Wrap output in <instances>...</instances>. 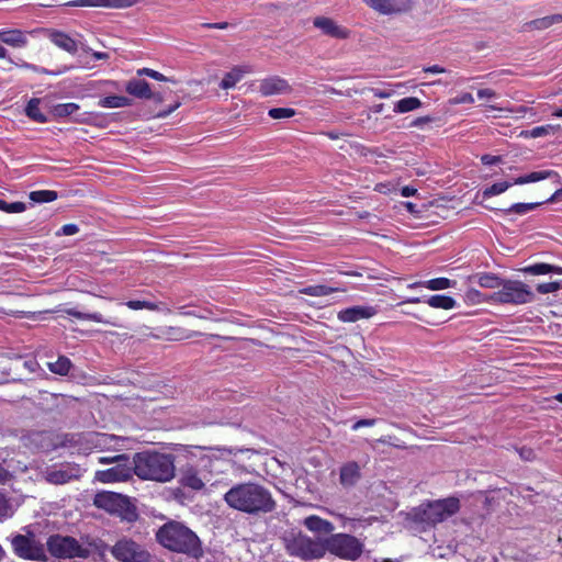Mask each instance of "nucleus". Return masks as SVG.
Wrapping results in <instances>:
<instances>
[{"label":"nucleus","instance_id":"f257e3e1","mask_svg":"<svg viewBox=\"0 0 562 562\" xmlns=\"http://www.w3.org/2000/svg\"><path fill=\"white\" fill-rule=\"evenodd\" d=\"M226 505L235 510L249 515L271 513L277 503L271 492L258 483H239L231 487L224 495Z\"/></svg>","mask_w":562,"mask_h":562},{"label":"nucleus","instance_id":"f03ea898","mask_svg":"<svg viewBox=\"0 0 562 562\" xmlns=\"http://www.w3.org/2000/svg\"><path fill=\"white\" fill-rule=\"evenodd\" d=\"M134 474L142 481L169 483L177 476L176 458L158 450H145L133 456Z\"/></svg>","mask_w":562,"mask_h":562},{"label":"nucleus","instance_id":"7ed1b4c3","mask_svg":"<svg viewBox=\"0 0 562 562\" xmlns=\"http://www.w3.org/2000/svg\"><path fill=\"white\" fill-rule=\"evenodd\" d=\"M157 541L166 549L175 552L199 557L202 554L198 536L180 522L170 521L156 532Z\"/></svg>","mask_w":562,"mask_h":562},{"label":"nucleus","instance_id":"20e7f679","mask_svg":"<svg viewBox=\"0 0 562 562\" xmlns=\"http://www.w3.org/2000/svg\"><path fill=\"white\" fill-rule=\"evenodd\" d=\"M459 510L460 499L457 497H447L423 503L414 508L411 515L415 521L437 525L452 517Z\"/></svg>","mask_w":562,"mask_h":562},{"label":"nucleus","instance_id":"39448f33","mask_svg":"<svg viewBox=\"0 0 562 562\" xmlns=\"http://www.w3.org/2000/svg\"><path fill=\"white\" fill-rule=\"evenodd\" d=\"M100 464H111L114 463L113 467L99 470L94 473V481L102 484H114L127 482L132 479L133 471V461H130L128 456L114 454L112 457H100L98 459Z\"/></svg>","mask_w":562,"mask_h":562},{"label":"nucleus","instance_id":"423d86ee","mask_svg":"<svg viewBox=\"0 0 562 562\" xmlns=\"http://www.w3.org/2000/svg\"><path fill=\"white\" fill-rule=\"evenodd\" d=\"M93 504L100 509L119 516L122 520L131 522L137 519L136 507L123 494L103 491L95 494Z\"/></svg>","mask_w":562,"mask_h":562},{"label":"nucleus","instance_id":"0eeeda50","mask_svg":"<svg viewBox=\"0 0 562 562\" xmlns=\"http://www.w3.org/2000/svg\"><path fill=\"white\" fill-rule=\"evenodd\" d=\"M490 300L499 304L521 305L531 302L533 293L521 281L503 279L499 289L490 295Z\"/></svg>","mask_w":562,"mask_h":562},{"label":"nucleus","instance_id":"6e6552de","mask_svg":"<svg viewBox=\"0 0 562 562\" xmlns=\"http://www.w3.org/2000/svg\"><path fill=\"white\" fill-rule=\"evenodd\" d=\"M326 553L342 559L357 560L363 552V543L349 533H334L325 538Z\"/></svg>","mask_w":562,"mask_h":562},{"label":"nucleus","instance_id":"1a4fd4ad","mask_svg":"<svg viewBox=\"0 0 562 562\" xmlns=\"http://www.w3.org/2000/svg\"><path fill=\"white\" fill-rule=\"evenodd\" d=\"M288 551L303 560L322 559L326 554V544L324 539H313L307 535L297 532L286 539Z\"/></svg>","mask_w":562,"mask_h":562},{"label":"nucleus","instance_id":"9d476101","mask_svg":"<svg viewBox=\"0 0 562 562\" xmlns=\"http://www.w3.org/2000/svg\"><path fill=\"white\" fill-rule=\"evenodd\" d=\"M47 549L52 555L59 559L88 558L92 552V544L80 543L72 537L52 536L47 540Z\"/></svg>","mask_w":562,"mask_h":562},{"label":"nucleus","instance_id":"9b49d317","mask_svg":"<svg viewBox=\"0 0 562 562\" xmlns=\"http://www.w3.org/2000/svg\"><path fill=\"white\" fill-rule=\"evenodd\" d=\"M169 448L187 458L201 457V460L206 463L205 467H211L214 461H229L235 454L233 449L226 447L171 443Z\"/></svg>","mask_w":562,"mask_h":562},{"label":"nucleus","instance_id":"f8f14e48","mask_svg":"<svg viewBox=\"0 0 562 562\" xmlns=\"http://www.w3.org/2000/svg\"><path fill=\"white\" fill-rule=\"evenodd\" d=\"M14 552L26 560H44L45 552L43 547L35 541L34 536L18 535L12 541Z\"/></svg>","mask_w":562,"mask_h":562},{"label":"nucleus","instance_id":"ddd939ff","mask_svg":"<svg viewBox=\"0 0 562 562\" xmlns=\"http://www.w3.org/2000/svg\"><path fill=\"white\" fill-rule=\"evenodd\" d=\"M111 553L121 562H148L149 555L132 540L123 539L117 541Z\"/></svg>","mask_w":562,"mask_h":562},{"label":"nucleus","instance_id":"4468645a","mask_svg":"<svg viewBox=\"0 0 562 562\" xmlns=\"http://www.w3.org/2000/svg\"><path fill=\"white\" fill-rule=\"evenodd\" d=\"M82 469L76 463H65L59 467H53L44 472V480L54 485L67 484L81 476Z\"/></svg>","mask_w":562,"mask_h":562},{"label":"nucleus","instance_id":"2eb2a0df","mask_svg":"<svg viewBox=\"0 0 562 562\" xmlns=\"http://www.w3.org/2000/svg\"><path fill=\"white\" fill-rule=\"evenodd\" d=\"M538 178H516V180L513 182V183H509L505 180H501V181H497L496 183L492 184L491 187L484 189L483 191H480L476 193L475 195V201L479 203V204H482L484 206H487L485 204V202L494 196V195H498L503 192H505L510 186H515V184H525L529 181H533V180H537Z\"/></svg>","mask_w":562,"mask_h":562},{"label":"nucleus","instance_id":"dca6fc26","mask_svg":"<svg viewBox=\"0 0 562 562\" xmlns=\"http://www.w3.org/2000/svg\"><path fill=\"white\" fill-rule=\"evenodd\" d=\"M313 24L324 35L333 38L345 40L350 35L349 30L337 24L333 19L326 16H317L314 19Z\"/></svg>","mask_w":562,"mask_h":562},{"label":"nucleus","instance_id":"f3484780","mask_svg":"<svg viewBox=\"0 0 562 562\" xmlns=\"http://www.w3.org/2000/svg\"><path fill=\"white\" fill-rule=\"evenodd\" d=\"M139 0H72L67 3L70 7H88L104 9H127L137 4Z\"/></svg>","mask_w":562,"mask_h":562},{"label":"nucleus","instance_id":"a211bd4d","mask_svg":"<svg viewBox=\"0 0 562 562\" xmlns=\"http://www.w3.org/2000/svg\"><path fill=\"white\" fill-rule=\"evenodd\" d=\"M376 314V308L370 305H356L338 312L337 317L342 323H355L369 319Z\"/></svg>","mask_w":562,"mask_h":562},{"label":"nucleus","instance_id":"6ab92c4d","mask_svg":"<svg viewBox=\"0 0 562 562\" xmlns=\"http://www.w3.org/2000/svg\"><path fill=\"white\" fill-rule=\"evenodd\" d=\"M259 91L263 97H271L289 93L291 87L285 79L279 76H271L260 81Z\"/></svg>","mask_w":562,"mask_h":562},{"label":"nucleus","instance_id":"aec40b11","mask_svg":"<svg viewBox=\"0 0 562 562\" xmlns=\"http://www.w3.org/2000/svg\"><path fill=\"white\" fill-rule=\"evenodd\" d=\"M124 305L131 311H149L155 313H162L169 315L172 313L171 308L162 301H149L142 299L127 300Z\"/></svg>","mask_w":562,"mask_h":562},{"label":"nucleus","instance_id":"412c9836","mask_svg":"<svg viewBox=\"0 0 562 562\" xmlns=\"http://www.w3.org/2000/svg\"><path fill=\"white\" fill-rule=\"evenodd\" d=\"M206 481H209V479L205 475H202L199 470L193 467L184 469L180 476V484L182 487L196 492L202 491L205 487Z\"/></svg>","mask_w":562,"mask_h":562},{"label":"nucleus","instance_id":"4be33fe9","mask_svg":"<svg viewBox=\"0 0 562 562\" xmlns=\"http://www.w3.org/2000/svg\"><path fill=\"white\" fill-rule=\"evenodd\" d=\"M27 34L20 29H1L0 42L13 48H24L29 43Z\"/></svg>","mask_w":562,"mask_h":562},{"label":"nucleus","instance_id":"5701e85b","mask_svg":"<svg viewBox=\"0 0 562 562\" xmlns=\"http://www.w3.org/2000/svg\"><path fill=\"white\" fill-rule=\"evenodd\" d=\"M370 8L385 15L400 13L408 9V3L395 0H363Z\"/></svg>","mask_w":562,"mask_h":562},{"label":"nucleus","instance_id":"b1692460","mask_svg":"<svg viewBox=\"0 0 562 562\" xmlns=\"http://www.w3.org/2000/svg\"><path fill=\"white\" fill-rule=\"evenodd\" d=\"M304 527L314 535H334V524L317 515H310L303 520Z\"/></svg>","mask_w":562,"mask_h":562},{"label":"nucleus","instance_id":"393cba45","mask_svg":"<svg viewBox=\"0 0 562 562\" xmlns=\"http://www.w3.org/2000/svg\"><path fill=\"white\" fill-rule=\"evenodd\" d=\"M67 315L72 316L80 321L92 322L95 324H101L104 326L111 327H121V323L117 318H105L101 313H82L74 308H69L65 311Z\"/></svg>","mask_w":562,"mask_h":562},{"label":"nucleus","instance_id":"a878e982","mask_svg":"<svg viewBox=\"0 0 562 562\" xmlns=\"http://www.w3.org/2000/svg\"><path fill=\"white\" fill-rule=\"evenodd\" d=\"M126 439L108 434H97L92 438L94 447L101 451H119L123 449Z\"/></svg>","mask_w":562,"mask_h":562},{"label":"nucleus","instance_id":"bb28decb","mask_svg":"<svg viewBox=\"0 0 562 562\" xmlns=\"http://www.w3.org/2000/svg\"><path fill=\"white\" fill-rule=\"evenodd\" d=\"M48 38L55 46L71 55L78 52V43L65 32L52 30L48 32Z\"/></svg>","mask_w":562,"mask_h":562},{"label":"nucleus","instance_id":"cd10ccee","mask_svg":"<svg viewBox=\"0 0 562 562\" xmlns=\"http://www.w3.org/2000/svg\"><path fill=\"white\" fill-rule=\"evenodd\" d=\"M456 284H457V281H454V280H451V279H448L445 277H439V278H434V279H430V280H427L424 282H415L413 284H409L408 286L409 288L423 286L429 291L436 292V291H443V290L454 288Z\"/></svg>","mask_w":562,"mask_h":562},{"label":"nucleus","instance_id":"c85d7f7f","mask_svg":"<svg viewBox=\"0 0 562 562\" xmlns=\"http://www.w3.org/2000/svg\"><path fill=\"white\" fill-rule=\"evenodd\" d=\"M250 71L248 66H237L234 67L231 71L226 72L220 83V87L223 90H229L235 88V86L244 78L246 74Z\"/></svg>","mask_w":562,"mask_h":562},{"label":"nucleus","instance_id":"c756f323","mask_svg":"<svg viewBox=\"0 0 562 562\" xmlns=\"http://www.w3.org/2000/svg\"><path fill=\"white\" fill-rule=\"evenodd\" d=\"M125 90L131 95L139 99H150L153 97L149 83L143 79H132L127 81Z\"/></svg>","mask_w":562,"mask_h":562},{"label":"nucleus","instance_id":"7c9ffc66","mask_svg":"<svg viewBox=\"0 0 562 562\" xmlns=\"http://www.w3.org/2000/svg\"><path fill=\"white\" fill-rule=\"evenodd\" d=\"M360 468L356 462H348L340 468L339 480L344 486H352L360 479Z\"/></svg>","mask_w":562,"mask_h":562},{"label":"nucleus","instance_id":"2f4dec72","mask_svg":"<svg viewBox=\"0 0 562 562\" xmlns=\"http://www.w3.org/2000/svg\"><path fill=\"white\" fill-rule=\"evenodd\" d=\"M470 281L476 282L481 288L498 290L503 279L490 272L476 273L469 278Z\"/></svg>","mask_w":562,"mask_h":562},{"label":"nucleus","instance_id":"473e14b6","mask_svg":"<svg viewBox=\"0 0 562 562\" xmlns=\"http://www.w3.org/2000/svg\"><path fill=\"white\" fill-rule=\"evenodd\" d=\"M199 336H202V334L198 331H188L179 326H167L164 329V338L168 341H180Z\"/></svg>","mask_w":562,"mask_h":562},{"label":"nucleus","instance_id":"72a5a7b5","mask_svg":"<svg viewBox=\"0 0 562 562\" xmlns=\"http://www.w3.org/2000/svg\"><path fill=\"white\" fill-rule=\"evenodd\" d=\"M520 271L531 276H544L549 273L562 274V267L540 262L525 267L520 269Z\"/></svg>","mask_w":562,"mask_h":562},{"label":"nucleus","instance_id":"f704fd0d","mask_svg":"<svg viewBox=\"0 0 562 562\" xmlns=\"http://www.w3.org/2000/svg\"><path fill=\"white\" fill-rule=\"evenodd\" d=\"M426 303L432 308L445 311L453 310L457 306V301L446 294L431 295L426 300Z\"/></svg>","mask_w":562,"mask_h":562},{"label":"nucleus","instance_id":"c9c22d12","mask_svg":"<svg viewBox=\"0 0 562 562\" xmlns=\"http://www.w3.org/2000/svg\"><path fill=\"white\" fill-rule=\"evenodd\" d=\"M99 105L104 109H119L132 105V99L124 95H106L99 100Z\"/></svg>","mask_w":562,"mask_h":562},{"label":"nucleus","instance_id":"e433bc0d","mask_svg":"<svg viewBox=\"0 0 562 562\" xmlns=\"http://www.w3.org/2000/svg\"><path fill=\"white\" fill-rule=\"evenodd\" d=\"M422 106V101L416 97H407L398 100L394 105V112L407 113Z\"/></svg>","mask_w":562,"mask_h":562},{"label":"nucleus","instance_id":"4c0bfd02","mask_svg":"<svg viewBox=\"0 0 562 562\" xmlns=\"http://www.w3.org/2000/svg\"><path fill=\"white\" fill-rule=\"evenodd\" d=\"M559 131V125H542V126H536L529 131L521 132V135L524 137H530V138H538L546 135H553Z\"/></svg>","mask_w":562,"mask_h":562},{"label":"nucleus","instance_id":"58836bf2","mask_svg":"<svg viewBox=\"0 0 562 562\" xmlns=\"http://www.w3.org/2000/svg\"><path fill=\"white\" fill-rule=\"evenodd\" d=\"M464 302L469 305H476L481 303H494L490 300V295H484L477 289L470 288L464 294Z\"/></svg>","mask_w":562,"mask_h":562},{"label":"nucleus","instance_id":"ea45409f","mask_svg":"<svg viewBox=\"0 0 562 562\" xmlns=\"http://www.w3.org/2000/svg\"><path fill=\"white\" fill-rule=\"evenodd\" d=\"M29 198L34 203H47L55 201L58 194L54 190H36L30 192Z\"/></svg>","mask_w":562,"mask_h":562},{"label":"nucleus","instance_id":"a19ab883","mask_svg":"<svg viewBox=\"0 0 562 562\" xmlns=\"http://www.w3.org/2000/svg\"><path fill=\"white\" fill-rule=\"evenodd\" d=\"M337 291L336 288L327 286L324 284L311 285L300 290L301 293L311 296H327Z\"/></svg>","mask_w":562,"mask_h":562},{"label":"nucleus","instance_id":"79ce46f5","mask_svg":"<svg viewBox=\"0 0 562 562\" xmlns=\"http://www.w3.org/2000/svg\"><path fill=\"white\" fill-rule=\"evenodd\" d=\"M560 22H562V14H552L531 21L530 26L536 30H544Z\"/></svg>","mask_w":562,"mask_h":562},{"label":"nucleus","instance_id":"37998d69","mask_svg":"<svg viewBox=\"0 0 562 562\" xmlns=\"http://www.w3.org/2000/svg\"><path fill=\"white\" fill-rule=\"evenodd\" d=\"M26 115L36 122H46V116L40 110V100L31 99L25 108Z\"/></svg>","mask_w":562,"mask_h":562},{"label":"nucleus","instance_id":"c03bdc74","mask_svg":"<svg viewBox=\"0 0 562 562\" xmlns=\"http://www.w3.org/2000/svg\"><path fill=\"white\" fill-rule=\"evenodd\" d=\"M71 362L66 357H59L56 361L48 363V369L56 374L65 375L69 372Z\"/></svg>","mask_w":562,"mask_h":562},{"label":"nucleus","instance_id":"a18cd8bd","mask_svg":"<svg viewBox=\"0 0 562 562\" xmlns=\"http://www.w3.org/2000/svg\"><path fill=\"white\" fill-rule=\"evenodd\" d=\"M137 76H147L151 79H155L157 81H165V82H171V83H178V80L175 78H169L162 75L161 72L154 70L151 68H140L137 70Z\"/></svg>","mask_w":562,"mask_h":562},{"label":"nucleus","instance_id":"49530a36","mask_svg":"<svg viewBox=\"0 0 562 562\" xmlns=\"http://www.w3.org/2000/svg\"><path fill=\"white\" fill-rule=\"evenodd\" d=\"M79 110V105L74 102L57 104L54 108V114L58 117L72 115Z\"/></svg>","mask_w":562,"mask_h":562},{"label":"nucleus","instance_id":"de8ad7c7","mask_svg":"<svg viewBox=\"0 0 562 562\" xmlns=\"http://www.w3.org/2000/svg\"><path fill=\"white\" fill-rule=\"evenodd\" d=\"M15 65L21 67V68L34 71L36 74H44V75H49V76H59V75L66 72L69 69V68H64V69L57 70V71H52V70H48L46 68L36 66L34 64H30V63H26V61H23L21 64H15Z\"/></svg>","mask_w":562,"mask_h":562},{"label":"nucleus","instance_id":"09e8293b","mask_svg":"<svg viewBox=\"0 0 562 562\" xmlns=\"http://www.w3.org/2000/svg\"><path fill=\"white\" fill-rule=\"evenodd\" d=\"M268 115L273 120H284L294 116L295 110L291 108H272L268 111Z\"/></svg>","mask_w":562,"mask_h":562},{"label":"nucleus","instance_id":"8fccbe9b","mask_svg":"<svg viewBox=\"0 0 562 562\" xmlns=\"http://www.w3.org/2000/svg\"><path fill=\"white\" fill-rule=\"evenodd\" d=\"M26 210V205L23 202H7L4 200H0V211L14 214L22 213Z\"/></svg>","mask_w":562,"mask_h":562},{"label":"nucleus","instance_id":"3c124183","mask_svg":"<svg viewBox=\"0 0 562 562\" xmlns=\"http://www.w3.org/2000/svg\"><path fill=\"white\" fill-rule=\"evenodd\" d=\"M397 207H404L409 214H412L414 217H420L422 214L425 211V204L424 203H415V202H402Z\"/></svg>","mask_w":562,"mask_h":562},{"label":"nucleus","instance_id":"603ef678","mask_svg":"<svg viewBox=\"0 0 562 562\" xmlns=\"http://www.w3.org/2000/svg\"><path fill=\"white\" fill-rule=\"evenodd\" d=\"M561 288H562V283L560 281H552V282L539 283L536 289L541 294H548V293L558 292Z\"/></svg>","mask_w":562,"mask_h":562},{"label":"nucleus","instance_id":"864d4df0","mask_svg":"<svg viewBox=\"0 0 562 562\" xmlns=\"http://www.w3.org/2000/svg\"><path fill=\"white\" fill-rule=\"evenodd\" d=\"M449 103L451 105H458V104H472L474 103V98L469 92H463L452 99L449 100Z\"/></svg>","mask_w":562,"mask_h":562},{"label":"nucleus","instance_id":"5fc2aeb1","mask_svg":"<svg viewBox=\"0 0 562 562\" xmlns=\"http://www.w3.org/2000/svg\"><path fill=\"white\" fill-rule=\"evenodd\" d=\"M375 190L383 194H397V184L392 183L391 181L381 182L376 184Z\"/></svg>","mask_w":562,"mask_h":562},{"label":"nucleus","instance_id":"6e6d98bb","mask_svg":"<svg viewBox=\"0 0 562 562\" xmlns=\"http://www.w3.org/2000/svg\"><path fill=\"white\" fill-rule=\"evenodd\" d=\"M79 232V227L77 224L69 223L65 224L60 227L59 231L56 232V236H72Z\"/></svg>","mask_w":562,"mask_h":562},{"label":"nucleus","instance_id":"4d7b16f0","mask_svg":"<svg viewBox=\"0 0 562 562\" xmlns=\"http://www.w3.org/2000/svg\"><path fill=\"white\" fill-rule=\"evenodd\" d=\"M540 204L541 203H516L510 207V211L521 214L536 209Z\"/></svg>","mask_w":562,"mask_h":562},{"label":"nucleus","instance_id":"13d9d810","mask_svg":"<svg viewBox=\"0 0 562 562\" xmlns=\"http://www.w3.org/2000/svg\"><path fill=\"white\" fill-rule=\"evenodd\" d=\"M417 188L414 186H397V193H400L404 198L414 196L417 194Z\"/></svg>","mask_w":562,"mask_h":562},{"label":"nucleus","instance_id":"bf43d9fd","mask_svg":"<svg viewBox=\"0 0 562 562\" xmlns=\"http://www.w3.org/2000/svg\"><path fill=\"white\" fill-rule=\"evenodd\" d=\"M477 97L480 99H492L496 97V93L492 89H480L477 91Z\"/></svg>","mask_w":562,"mask_h":562},{"label":"nucleus","instance_id":"052dcab7","mask_svg":"<svg viewBox=\"0 0 562 562\" xmlns=\"http://www.w3.org/2000/svg\"><path fill=\"white\" fill-rule=\"evenodd\" d=\"M83 50L87 52V53L91 52L93 58L97 59V60H102V59H108L109 58V54L104 53V52H92V49L89 48V47H85Z\"/></svg>","mask_w":562,"mask_h":562},{"label":"nucleus","instance_id":"680f3d73","mask_svg":"<svg viewBox=\"0 0 562 562\" xmlns=\"http://www.w3.org/2000/svg\"><path fill=\"white\" fill-rule=\"evenodd\" d=\"M481 161L484 165H495L496 162L499 161V157L498 156L484 155V156L481 157Z\"/></svg>","mask_w":562,"mask_h":562},{"label":"nucleus","instance_id":"e2e57ef3","mask_svg":"<svg viewBox=\"0 0 562 562\" xmlns=\"http://www.w3.org/2000/svg\"><path fill=\"white\" fill-rule=\"evenodd\" d=\"M425 72L429 74H443L446 72V69L439 65L428 66L424 68Z\"/></svg>","mask_w":562,"mask_h":562},{"label":"nucleus","instance_id":"0e129e2a","mask_svg":"<svg viewBox=\"0 0 562 562\" xmlns=\"http://www.w3.org/2000/svg\"><path fill=\"white\" fill-rule=\"evenodd\" d=\"M373 95L380 99H386L390 98L392 93L382 89H373Z\"/></svg>","mask_w":562,"mask_h":562},{"label":"nucleus","instance_id":"69168bd1","mask_svg":"<svg viewBox=\"0 0 562 562\" xmlns=\"http://www.w3.org/2000/svg\"><path fill=\"white\" fill-rule=\"evenodd\" d=\"M548 202H562V188L555 190V192L548 199Z\"/></svg>","mask_w":562,"mask_h":562},{"label":"nucleus","instance_id":"338daca9","mask_svg":"<svg viewBox=\"0 0 562 562\" xmlns=\"http://www.w3.org/2000/svg\"><path fill=\"white\" fill-rule=\"evenodd\" d=\"M373 424H374V422L371 419H361L355 424L353 429H358L360 427H366V426H372Z\"/></svg>","mask_w":562,"mask_h":562},{"label":"nucleus","instance_id":"774afa93","mask_svg":"<svg viewBox=\"0 0 562 562\" xmlns=\"http://www.w3.org/2000/svg\"><path fill=\"white\" fill-rule=\"evenodd\" d=\"M180 103H176L175 105L170 106L169 109H166L165 111L160 112L157 116L158 117H166L169 114H171L175 110L179 108Z\"/></svg>","mask_w":562,"mask_h":562}]
</instances>
